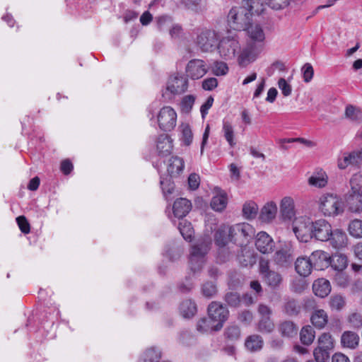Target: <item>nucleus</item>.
Listing matches in <instances>:
<instances>
[{
  "mask_svg": "<svg viewBox=\"0 0 362 362\" xmlns=\"http://www.w3.org/2000/svg\"><path fill=\"white\" fill-rule=\"evenodd\" d=\"M243 6L234 7L228 15V22L234 30H245L254 42H261L264 38V33L259 25H252V16L259 15L264 11V6L259 0H243Z\"/></svg>",
  "mask_w": 362,
  "mask_h": 362,
  "instance_id": "nucleus-1",
  "label": "nucleus"
},
{
  "mask_svg": "<svg viewBox=\"0 0 362 362\" xmlns=\"http://www.w3.org/2000/svg\"><path fill=\"white\" fill-rule=\"evenodd\" d=\"M196 35L194 42L198 45H223L229 44V45H235L238 44L237 33L235 31H227L225 36L221 39L217 33L213 30L206 28H197L194 30Z\"/></svg>",
  "mask_w": 362,
  "mask_h": 362,
  "instance_id": "nucleus-2",
  "label": "nucleus"
},
{
  "mask_svg": "<svg viewBox=\"0 0 362 362\" xmlns=\"http://www.w3.org/2000/svg\"><path fill=\"white\" fill-rule=\"evenodd\" d=\"M211 240L209 237L202 238L192 245L189 254L190 270L194 273L200 272L205 264V256L210 250Z\"/></svg>",
  "mask_w": 362,
  "mask_h": 362,
  "instance_id": "nucleus-3",
  "label": "nucleus"
},
{
  "mask_svg": "<svg viewBox=\"0 0 362 362\" xmlns=\"http://www.w3.org/2000/svg\"><path fill=\"white\" fill-rule=\"evenodd\" d=\"M319 210L325 216H336L344 211L341 199L334 194H323L318 201Z\"/></svg>",
  "mask_w": 362,
  "mask_h": 362,
  "instance_id": "nucleus-4",
  "label": "nucleus"
},
{
  "mask_svg": "<svg viewBox=\"0 0 362 362\" xmlns=\"http://www.w3.org/2000/svg\"><path fill=\"white\" fill-rule=\"evenodd\" d=\"M313 225V221L307 216H300L295 218L293 223V230L300 242L307 243L312 238Z\"/></svg>",
  "mask_w": 362,
  "mask_h": 362,
  "instance_id": "nucleus-5",
  "label": "nucleus"
},
{
  "mask_svg": "<svg viewBox=\"0 0 362 362\" xmlns=\"http://www.w3.org/2000/svg\"><path fill=\"white\" fill-rule=\"evenodd\" d=\"M230 238L235 244L243 246L254 235L253 227L247 223H240L230 226Z\"/></svg>",
  "mask_w": 362,
  "mask_h": 362,
  "instance_id": "nucleus-6",
  "label": "nucleus"
},
{
  "mask_svg": "<svg viewBox=\"0 0 362 362\" xmlns=\"http://www.w3.org/2000/svg\"><path fill=\"white\" fill-rule=\"evenodd\" d=\"M157 119L160 129L170 132L176 126L177 113L173 107L165 106L159 111Z\"/></svg>",
  "mask_w": 362,
  "mask_h": 362,
  "instance_id": "nucleus-7",
  "label": "nucleus"
},
{
  "mask_svg": "<svg viewBox=\"0 0 362 362\" xmlns=\"http://www.w3.org/2000/svg\"><path fill=\"white\" fill-rule=\"evenodd\" d=\"M208 315L214 322H217V324L214 325V330L218 331L221 329L223 323L228 319V310L222 304L213 301L208 307Z\"/></svg>",
  "mask_w": 362,
  "mask_h": 362,
  "instance_id": "nucleus-8",
  "label": "nucleus"
},
{
  "mask_svg": "<svg viewBox=\"0 0 362 362\" xmlns=\"http://www.w3.org/2000/svg\"><path fill=\"white\" fill-rule=\"evenodd\" d=\"M332 226L325 219L320 218L313 221L312 238L325 242L332 235Z\"/></svg>",
  "mask_w": 362,
  "mask_h": 362,
  "instance_id": "nucleus-9",
  "label": "nucleus"
},
{
  "mask_svg": "<svg viewBox=\"0 0 362 362\" xmlns=\"http://www.w3.org/2000/svg\"><path fill=\"white\" fill-rule=\"evenodd\" d=\"M188 88V80L183 76L177 74L170 76L167 84L166 90L163 94L164 97L167 92H170L173 95H179L185 93Z\"/></svg>",
  "mask_w": 362,
  "mask_h": 362,
  "instance_id": "nucleus-10",
  "label": "nucleus"
},
{
  "mask_svg": "<svg viewBox=\"0 0 362 362\" xmlns=\"http://www.w3.org/2000/svg\"><path fill=\"white\" fill-rule=\"evenodd\" d=\"M238 51L236 58L238 65L241 67H246L256 60L259 52L256 47H237Z\"/></svg>",
  "mask_w": 362,
  "mask_h": 362,
  "instance_id": "nucleus-11",
  "label": "nucleus"
},
{
  "mask_svg": "<svg viewBox=\"0 0 362 362\" xmlns=\"http://www.w3.org/2000/svg\"><path fill=\"white\" fill-rule=\"evenodd\" d=\"M205 62L202 59L190 60L186 67L187 76L193 80L201 78L207 73Z\"/></svg>",
  "mask_w": 362,
  "mask_h": 362,
  "instance_id": "nucleus-12",
  "label": "nucleus"
},
{
  "mask_svg": "<svg viewBox=\"0 0 362 362\" xmlns=\"http://www.w3.org/2000/svg\"><path fill=\"white\" fill-rule=\"evenodd\" d=\"M255 246L260 252L269 254L274 250L275 244L271 236L266 232L261 231L257 235Z\"/></svg>",
  "mask_w": 362,
  "mask_h": 362,
  "instance_id": "nucleus-13",
  "label": "nucleus"
},
{
  "mask_svg": "<svg viewBox=\"0 0 362 362\" xmlns=\"http://www.w3.org/2000/svg\"><path fill=\"white\" fill-rule=\"evenodd\" d=\"M310 259L316 270H323L330 264V256L323 250L314 251L310 255Z\"/></svg>",
  "mask_w": 362,
  "mask_h": 362,
  "instance_id": "nucleus-14",
  "label": "nucleus"
},
{
  "mask_svg": "<svg viewBox=\"0 0 362 362\" xmlns=\"http://www.w3.org/2000/svg\"><path fill=\"white\" fill-rule=\"evenodd\" d=\"M280 214L284 221H291L296 216L294 200L291 197H284L280 203Z\"/></svg>",
  "mask_w": 362,
  "mask_h": 362,
  "instance_id": "nucleus-15",
  "label": "nucleus"
},
{
  "mask_svg": "<svg viewBox=\"0 0 362 362\" xmlns=\"http://www.w3.org/2000/svg\"><path fill=\"white\" fill-rule=\"evenodd\" d=\"M345 202L350 211L362 212V193L348 191L345 196Z\"/></svg>",
  "mask_w": 362,
  "mask_h": 362,
  "instance_id": "nucleus-16",
  "label": "nucleus"
},
{
  "mask_svg": "<svg viewBox=\"0 0 362 362\" xmlns=\"http://www.w3.org/2000/svg\"><path fill=\"white\" fill-rule=\"evenodd\" d=\"M230 226L223 225L218 228L214 235V240L216 245L221 250H223L224 247L228 243L232 242L230 238Z\"/></svg>",
  "mask_w": 362,
  "mask_h": 362,
  "instance_id": "nucleus-17",
  "label": "nucleus"
},
{
  "mask_svg": "<svg viewBox=\"0 0 362 362\" xmlns=\"http://www.w3.org/2000/svg\"><path fill=\"white\" fill-rule=\"evenodd\" d=\"M330 245L335 249L345 247L348 243V238L346 233L341 229L332 230V235L329 240Z\"/></svg>",
  "mask_w": 362,
  "mask_h": 362,
  "instance_id": "nucleus-18",
  "label": "nucleus"
},
{
  "mask_svg": "<svg viewBox=\"0 0 362 362\" xmlns=\"http://www.w3.org/2000/svg\"><path fill=\"white\" fill-rule=\"evenodd\" d=\"M228 204V196L226 192L219 188L215 189V195L211 201V208L216 211H221L226 209Z\"/></svg>",
  "mask_w": 362,
  "mask_h": 362,
  "instance_id": "nucleus-19",
  "label": "nucleus"
},
{
  "mask_svg": "<svg viewBox=\"0 0 362 362\" xmlns=\"http://www.w3.org/2000/svg\"><path fill=\"white\" fill-rule=\"evenodd\" d=\"M192 204L190 201L185 198L177 199L173 204V210L174 216L177 218H182L191 210Z\"/></svg>",
  "mask_w": 362,
  "mask_h": 362,
  "instance_id": "nucleus-20",
  "label": "nucleus"
},
{
  "mask_svg": "<svg viewBox=\"0 0 362 362\" xmlns=\"http://www.w3.org/2000/svg\"><path fill=\"white\" fill-rule=\"evenodd\" d=\"M277 214V206L274 202L267 203L261 209L259 218L262 222L271 223Z\"/></svg>",
  "mask_w": 362,
  "mask_h": 362,
  "instance_id": "nucleus-21",
  "label": "nucleus"
},
{
  "mask_svg": "<svg viewBox=\"0 0 362 362\" xmlns=\"http://www.w3.org/2000/svg\"><path fill=\"white\" fill-rule=\"evenodd\" d=\"M359 336L354 332L345 331L341 336V345L344 348L355 349L359 344Z\"/></svg>",
  "mask_w": 362,
  "mask_h": 362,
  "instance_id": "nucleus-22",
  "label": "nucleus"
},
{
  "mask_svg": "<svg viewBox=\"0 0 362 362\" xmlns=\"http://www.w3.org/2000/svg\"><path fill=\"white\" fill-rule=\"evenodd\" d=\"M360 153L358 152L344 153L338 158L337 165L339 169H346L349 165H356L359 163Z\"/></svg>",
  "mask_w": 362,
  "mask_h": 362,
  "instance_id": "nucleus-23",
  "label": "nucleus"
},
{
  "mask_svg": "<svg viewBox=\"0 0 362 362\" xmlns=\"http://www.w3.org/2000/svg\"><path fill=\"white\" fill-rule=\"evenodd\" d=\"M313 268L310 257H298L295 262L296 271L302 276H309Z\"/></svg>",
  "mask_w": 362,
  "mask_h": 362,
  "instance_id": "nucleus-24",
  "label": "nucleus"
},
{
  "mask_svg": "<svg viewBox=\"0 0 362 362\" xmlns=\"http://www.w3.org/2000/svg\"><path fill=\"white\" fill-rule=\"evenodd\" d=\"M157 150L158 154L161 156L170 155L173 150V143L167 134H161L157 139Z\"/></svg>",
  "mask_w": 362,
  "mask_h": 362,
  "instance_id": "nucleus-25",
  "label": "nucleus"
},
{
  "mask_svg": "<svg viewBox=\"0 0 362 362\" xmlns=\"http://www.w3.org/2000/svg\"><path fill=\"white\" fill-rule=\"evenodd\" d=\"M314 293L320 298H325L331 291V285L328 280L325 279H318L313 284Z\"/></svg>",
  "mask_w": 362,
  "mask_h": 362,
  "instance_id": "nucleus-26",
  "label": "nucleus"
},
{
  "mask_svg": "<svg viewBox=\"0 0 362 362\" xmlns=\"http://www.w3.org/2000/svg\"><path fill=\"white\" fill-rule=\"evenodd\" d=\"M274 262L280 267H287L293 262V257L290 250L282 248L274 255Z\"/></svg>",
  "mask_w": 362,
  "mask_h": 362,
  "instance_id": "nucleus-27",
  "label": "nucleus"
},
{
  "mask_svg": "<svg viewBox=\"0 0 362 362\" xmlns=\"http://www.w3.org/2000/svg\"><path fill=\"white\" fill-rule=\"evenodd\" d=\"M298 327L292 321L286 320L281 322L278 326V331L284 337L292 338L297 335Z\"/></svg>",
  "mask_w": 362,
  "mask_h": 362,
  "instance_id": "nucleus-28",
  "label": "nucleus"
},
{
  "mask_svg": "<svg viewBox=\"0 0 362 362\" xmlns=\"http://www.w3.org/2000/svg\"><path fill=\"white\" fill-rule=\"evenodd\" d=\"M184 166L185 162L182 158L173 156L169 160L167 170L170 177H175L183 171Z\"/></svg>",
  "mask_w": 362,
  "mask_h": 362,
  "instance_id": "nucleus-29",
  "label": "nucleus"
},
{
  "mask_svg": "<svg viewBox=\"0 0 362 362\" xmlns=\"http://www.w3.org/2000/svg\"><path fill=\"white\" fill-rule=\"evenodd\" d=\"M308 182L310 186H313L317 188H322L327 185L328 176L324 170H320L315 172L308 178Z\"/></svg>",
  "mask_w": 362,
  "mask_h": 362,
  "instance_id": "nucleus-30",
  "label": "nucleus"
},
{
  "mask_svg": "<svg viewBox=\"0 0 362 362\" xmlns=\"http://www.w3.org/2000/svg\"><path fill=\"white\" fill-rule=\"evenodd\" d=\"M222 132L223 133V136L230 147L233 148L235 146L236 142L235 141L234 129L230 121L226 119L223 120Z\"/></svg>",
  "mask_w": 362,
  "mask_h": 362,
  "instance_id": "nucleus-31",
  "label": "nucleus"
},
{
  "mask_svg": "<svg viewBox=\"0 0 362 362\" xmlns=\"http://www.w3.org/2000/svg\"><path fill=\"white\" fill-rule=\"evenodd\" d=\"M313 325L319 329L323 328L328 322V316L324 310H316L311 316Z\"/></svg>",
  "mask_w": 362,
  "mask_h": 362,
  "instance_id": "nucleus-32",
  "label": "nucleus"
},
{
  "mask_svg": "<svg viewBox=\"0 0 362 362\" xmlns=\"http://www.w3.org/2000/svg\"><path fill=\"white\" fill-rule=\"evenodd\" d=\"M344 116L345 118L355 123L359 124L362 122V111L352 105H346Z\"/></svg>",
  "mask_w": 362,
  "mask_h": 362,
  "instance_id": "nucleus-33",
  "label": "nucleus"
},
{
  "mask_svg": "<svg viewBox=\"0 0 362 362\" xmlns=\"http://www.w3.org/2000/svg\"><path fill=\"white\" fill-rule=\"evenodd\" d=\"M180 310L184 317L190 318L196 314L197 305L194 301L187 299L182 302Z\"/></svg>",
  "mask_w": 362,
  "mask_h": 362,
  "instance_id": "nucleus-34",
  "label": "nucleus"
},
{
  "mask_svg": "<svg viewBox=\"0 0 362 362\" xmlns=\"http://www.w3.org/2000/svg\"><path fill=\"white\" fill-rule=\"evenodd\" d=\"M329 265H331L334 270L341 272L347 267V257L342 254H336L332 257V259H330Z\"/></svg>",
  "mask_w": 362,
  "mask_h": 362,
  "instance_id": "nucleus-35",
  "label": "nucleus"
},
{
  "mask_svg": "<svg viewBox=\"0 0 362 362\" xmlns=\"http://www.w3.org/2000/svg\"><path fill=\"white\" fill-rule=\"evenodd\" d=\"M262 277L264 282L272 288L279 287L282 282L281 275L275 271L267 272Z\"/></svg>",
  "mask_w": 362,
  "mask_h": 362,
  "instance_id": "nucleus-36",
  "label": "nucleus"
},
{
  "mask_svg": "<svg viewBox=\"0 0 362 362\" xmlns=\"http://www.w3.org/2000/svg\"><path fill=\"white\" fill-rule=\"evenodd\" d=\"M178 229L185 240L189 242L192 240L194 235V229L190 222L182 219L179 222Z\"/></svg>",
  "mask_w": 362,
  "mask_h": 362,
  "instance_id": "nucleus-37",
  "label": "nucleus"
},
{
  "mask_svg": "<svg viewBox=\"0 0 362 362\" xmlns=\"http://www.w3.org/2000/svg\"><path fill=\"white\" fill-rule=\"evenodd\" d=\"M315 331L310 325L304 326L300 332V339L304 345L311 344L315 339Z\"/></svg>",
  "mask_w": 362,
  "mask_h": 362,
  "instance_id": "nucleus-38",
  "label": "nucleus"
},
{
  "mask_svg": "<svg viewBox=\"0 0 362 362\" xmlns=\"http://www.w3.org/2000/svg\"><path fill=\"white\" fill-rule=\"evenodd\" d=\"M246 348L251 351H257L260 350L263 346V339L259 335H252L247 337L245 341Z\"/></svg>",
  "mask_w": 362,
  "mask_h": 362,
  "instance_id": "nucleus-39",
  "label": "nucleus"
},
{
  "mask_svg": "<svg viewBox=\"0 0 362 362\" xmlns=\"http://www.w3.org/2000/svg\"><path fill=\"white\" fill-rule=\"evenodd\" d=\"M334 346V339L329 333H323L318 338V346L317 348L325 349L331 352Z\"/></svg>",
  "mask_w": 362,
  "mask_h": 362,
  "instance_id": "nucleus-40",
  "label": "nucleus"
},
{
  "mask_svg": "<svg viewBox=\"0 0 362 362\" xmlns=\"http://www.w3.org/2000/svg\"><path fill=\"white\" fill-rule=\"evenodd\" d=\"M258 209V206L255 202H247L243 206V215L247 219H253L257 216Z\"/></svg>",
  "mask_w": 362,
  "mask_h": 362,
  "instance_id": "nucleus-41",
  "label": "nucleus"
},
{
  "mask_svg": "<svg viewBox=\"0 0 362 362\" xmlns=\"http://www.w3.org/2000/svg\"><path fill=\"white\" fill-rule=\"evenodd\" d=\"M161 353L154 347L148 349L143 354L139 362H158Z\"/></svg>",
  "mask_w": 362,
  "mask_h": 362,
  "instance_id": "nucleus-42",
  "label": "nucleus"
},
{
  "mask_svg": "<svg viewBox=\"0 0 362 362\" xmlns=\"http://www.w3.org/2000/svg\"><path fill=\"white\" fill-rule=\"evenodd\" d=\"M221 58L226 60L233 59L236 57L237 47H217Z\"/></svg>",
  "mask_w": 362,
  "mask_h": 362,
  "instance_id": "nucleus-43",
  "label": "nucleus"
},
{
  "mask_svg": "<svg viewBox=\"0 0 362 362\" xmlns=\"http://www.w3.org/2000/svg\"><path fill=\"white\" fill-rule=\"evenodd\" d=\"M350 189L349 191L362 193V174L356 173L352 175L349 181Z\"/></svg>",
  "mask_w": 362,
  "mask_h": 362,
  "instance_id": "nucleus-44",
  "label": "nucleus"
},
{
  "mask_svg": "<svg viewBox=\"0 0 362 362\" xmlns=\"http://www.w3.org/2000/svg\"><path fill=\"white\" fill-rule=\"evenodd\" d=\"M181 140L185 146H189L192 143L193 134L189 124L181 125Z\"/></svg>",
  "mask_w": 362,
  "mask_h": 362,
  "instance_id": "nucleus-45",
  "label": "nucleus"
},
{
  "mask_svg": "<svg viewBox=\"0 0 362 362\" xmlns=\"http://www.w3.org/2000/svg\"><path fill=\"white\" fill-rule=\"evenodd\" d=\"M349 231L353 237L362 238V221L358 219L352 221L349 225Z\"/></svg>",
  "mask_w": 362,
  "mask_h": 362,
  "instance_id": "nucleus-46",
  "label": "nucleus"
},
{
  "mask_svg": "<svg viewBox=\"0 0 362 362\" xmlns=\"http://www.w3.org/2000/svg\"><path fill=\"white\" fill-rule=\"evenodd\" d=\"M212 322H214L210 318H202L199 320L197 325V331L202 334L215 331L214 325H212Z\"/></svg>",
  "mask_w": 362,
  "mask_h": 362,
  "instance_id": "nucleus-47",
  "label": "nucleus"
},
{
  "mask_svg": "<svg viewBox=\"0 0 362 362\" xmlns=\"http://www.w3.org/2000/svg\"><path fill=\"white\" fill-rule=\"evenodd\" d=\"M211 69L213 74L217 76L226 75L229 70L227 64L220 61H215Z\"/></svg>",
  "mask_w": 362,
  "mask_h": 362,
  "instance_id": "nucleus-48",
  "label": "nucleus"
},
{
  "mask_svg": "<svg viewBox=\"0 0 362 362\" xmlns=\"http://www.w3.org/2000/svg\"><path fill=\"white\" fill-rule=\"evenodd\" d=\"M349 327L358 329L362 327V315L359 313H352L347 318Z\"/></svg>",
  "mask_w": 362,
  "mask_h": 362,
  "instance_id": "nucleus-49",
  "label": "nucleus"
},
{
  "mask_svg": "<svg viewBox=\"0 0 362 362\" xmlns=\"http://www.w3.org/2000/svg\"><path fill=\"white\" fill-rule=\"evenodd\" d=\"M274 329V324L270 317H262L259 322V329L262 332L270 333Z\"/></svg>",
  "mask_w": 362,
  "mask_h": 362,
  "instance_id": "nucleus-50",
  "label": "nucleus"
},
{
  "mask_svg": "<svg viewBox=\"0 0 362 362\" xmlns=\"http://www.w3.org/2000/svg\"><path fill=\"white\" fill-rule=\"evenodd\" d=\"M225 336L231 341L237 340L240 336V330L238 325H230L225 330Z\"/></svg>",
  "mask_w": 362,
  "mask_h": 362,
  "instance_id": "nucleus-51",
  "label": "nucleus"
},
{
  "mask_svg": "<svg viewBox=\"0 0 362 362\" xmlns=\"http://www.w3.org/2000/svg\"><path fill=\"white\" fill-rule=\"evenodd\" d=\"M313 354L316 362H329L330 351L325 349L315 348Z\"/></svg>",
  "mask_w": 362,
  "mask_h": 362,
  "instance_id": "nucleus-52",
  "label": "nucleus"
},
{
  "mask_svg": "<svg viewBox=\"0 0 362 362\" xmlns=\"http://www.w3.org/2000/svg\"><path fill=\"white\" fill-rule=\"evenodd\" d=\"M202 294L207 298H211L216 293L217 289L213 282H206L202 288Z\"/></svg>",
  "mask_w": 362,
  "mask_h": 362,
  "instance_id": "nucleus-53",
  "label": "nucleus"
},
{
  "mask_svg": "<svg viewBox=\"0 0 362 362\" xmlns=\"http://www.w3.org/2000/svg\"><path fill=\"white\" fill-rule=\"evenodd\" d=\"M303 74V81L305 83H309L313 78L314 69L310 63H306L301 69Z\"/></svg>",
  "mask_w": 362,
  "mask_h": 362,
  "instance_id": "nucleus-54",
  "label": "nucleus"
},
{
  "mask_svg": "<svg viewBox=\"0 0 362 362\" xmlns=\"http://www.w3.org/2000/svg\"><path fill=\"white\" fill-rule=\"evenodd\" d=\"M267 4L272 8L275 10H281L286 8L291 3V0H266Z\"/></svg>",
  "mask_w": 362,
  "mask_h": 362,
  "instance_id": "nucleus-55",
  "label": "nucleus"
},
{
  "mask_svg": "<svg viewBox=\"0 0 362 362\" xmlns=\"http://www.w3.org/2000/svg\"><path fill=\"white\" fill-rule=\"evenodd\" d=\"M286 313L289 315H297L300 310V306L295 300H289L284 306Z\"/></svg>",
  "mask_w": 362,
  "mask_h": 362,
  "instance_id": "nucleus-56",
  "label": "nucleus"
},
{
  "mask_svg": "<svg viewBox=\"0 0 362 362\" xmlns=\"http://www.w3.org/2000/svg\"><path fill=\"white\" fill-rule=\"evenodd\" d=\"M226 302L231 307H237L240 302V298L236 292H229L225 296Z\"/></svg>",
  "mask_w": 362,
  "mask_h": 362,
  "instance_id": "nucleus-57",
  "label": "nucleus"
},
{
  "mask_svg": "<svg viewBox=\"0 0 362 362\" xmlns=\"http://www.w3.org/2000/svg\"><path fill=\"white\" fill-rule=\"evenodd\" d=\"M195 98L192 95L185 96L181 102V107L182 111L189 112L194 103Z\"/></svg>",
  "mask_w": 362,
  "mask_h": 362,
  "instance_id": "nucleus-58",
  "label": "nucleus"
},
{
  "mask_svg": "<svg viewBox=\"0 0 362 362\" xmlns=\"http://www.w3.org/2000/svg\"><path fill=\"white\" fill-rule=\"evenodd\" d=\"M329 304L332 309L339 310L344 306L345 300L341 296L337 295L331 298Z\"/></svg>",
  "mask_w": 362,
  "mask_h": 362,
  "instance_id": "nucleus-59",
  "label": "nucleus"
},
{
  "mask_svg": "<svg viewBox=\"0 0 362 362\" xmlns=\"http://www.w3.org/2000/svg\"><path fill=\"white\" fill-rule=\"evenodd\" d=\"M160 184L165 196L171 194L174 191V184L170 180L163 179L161 177Z\"/></svg>",
  "mask_w": 362,
  "mask_h": 362,
  "instance_id": "nucleus-60",
  "label": "nucleus"
},
{
  "mask_svg": "<svg viewBox=\"0 0 362 362\" xmlns=\"http://www.w3.org/2000/svg\"><path fill=\"white\" fill-rule=\"evenodd\" d=\"M16 221L18 227L22 233L28 234L30 231V224L28 222L26 218L23 216H20L16 218Z\"/></svg>",
  "mask_w": 362,
  "mask_h": 362,
  "instance_id": "nucleus-61",
  "label": "nucleus"
},
{
  "mask_svg": "<svg viewBox=\"0 0 362 362\" xmlns=\"http://www.w3.org/2000/svg\"><path fill=\"white\" fill-rule=\"evenodd\" d=\"M278 86H279V89L281 91V93L284 96L287 97L291 94V92H292L291 86L290 84H288L284 78H281L279 80Z\"/></svg>",
  "mask_w": 362,
  "mask_h": 362,
  "instance_id": "nucleus-62",
  "label": "nucleus"
},
{
  "mask_svg": "<svg viewBox=\"0 0 362 362\" xmlns=\"http://www.w3.org/2000/svg\"><path fill=\"white\" fill-rule=\"evenodd\" d=\"M217 86L218 80L216 78H207L202 81V88L206 90H212Z\"/></svg>",
  "mask_w": 362,
  "mask_h": 362,
  "instance_id": "nucleus-63",
  "label": "nucleus"
},
{
  "mask_svg": "<svg viewBox=\"0 0 362 362\" xmlns=\"http://www.w3.org/2000/svg\"><path fill=\"white\" fill-rule=\"evenodd\" d=\"M200 184L199 176L196 173H192L188 177V185L191 189H197Z\"/></svg>",
  "mask_w": 362,
  "mask_h": 362,
  "instance_id": "nucleus-64",
  "label": "nucleus"
}]
</instances>
